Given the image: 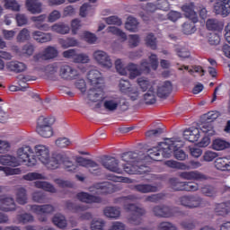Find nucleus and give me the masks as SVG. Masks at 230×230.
<instances>
[{"instance_id": "20", "label": "nucleus", "mask_w": 230, "mask_h": 230, "mask_svg": "<svg viewBox=\"0 0 230 230\" xmlns=\"http://www.w3.org/2000/svg\"><path fill=\"white\" fill-rule=\"evenodd\" d=\"M179 202L181 206L193 209L200 206V198L196 196H182L179 199Z\"/></svg>"}, {"instance_id": "8", "label": "nucleus", "mask_w": 230, "mask_h": 230, "mask_svg": "<svg viewBox=\"0 0 230 230\" xmlns=\"http://www.w3.org/2000/svg\"><path fill=\"white\" fill-rule=\"evenodd\" d=\"M33 154V149L30 146H22L16 151V161L18 166L25 164L26 166H35L37 164V158Z\"/></svg>"}, {"instance_id": "60", "label": "nucleus", "mask_w": 230, "mask_h": 230, "mask_svg": "<svg viewBox=\"0 0 230 230\" xmlns=\"http://www.w3.org/2000/svg\"><path fill=\"white\" fill-rule=\"evenodd\" d=\"M220 116V113L217 111H208L206 114H203V119L205 121H208V123H212V121H215Z\"/></svg>"}, {"instance_id": "48", "label": "nucleus", "mask_w": 230, "mask_h": 230, "mask_svg": "<svg viewBox=\"0 0 230 230\" xmlns=\"http://www.w3.org/2000/svg\"><path fill=\"white\" fill-rule=\"evenodd\" d=\"M103 213L108 218H119V215H121L119 208L114 207H107L104 208Z\"/></svg>"}, {"instance_id": "9", "label": "nucleus", "mask_w": 230, "mask_h": 230, "mask_svg": "<svg viewBox=\"0 0 230 230\" xmlns=\"http://www.w3.org/2000/svg\"><path fill=\"white\" fill-rule=\"evenodd\" d=\"M55 123L53 117H40L36 128V132L41 137H51L53 136V128L51 126Z\"/></svg>"}, {"instance_id": "51", "label": "nucleus", "mask_w": 230, "mask_h": 230, "mask_svg": "<svg viewBox=\"0 0 230 230\" xmlns=\"http://www.w3.org/2000/svg\"><path fill=\"white\" fill-rule=\"evenodd\" d=\"M155 94H157V93L155 92V89L148 90L144 94L145 103H146L147 105H152V104L155 103V101H156Z\"/></svg>"}, {"instance_id": "50", "label": "nucleus", "mask_w": 230, "mask_h": 230, "mask_svg": "<svg viewBox=\"0 0 230 230\" xmlns=\"http://www.w3.org/2000/svg\"><path fill=\"white\" fill-rule=\"evenodd\" d=\"M24 181H46V176L40 172H28L22 176Z\"/></svg>"}, {"instance_id": "13", "label": "nucleus", "mask_w": 230, "mask_h": 230, "mask_svg": "<svg viewBox=\"0 0 230 230\" xmlns=\"http://www.w3.org/2000/svg\"><path fill=\"white\" fill-rule=\"evenodd\" d=\"M75 163L79 166L88 168L90 173H93V175H100V173H102V168H100V165H98V164L93 160H89L82 156H77L75 158Z\"/></svg>"}, {"instance_id": "2", "label": "nucleus", "mask_w": 230, "mask_h": 230, "mask_svg": "<svg viewBox=\"0 0 230 230\" xmlns=\"http://www.w3.org/2000/svg\"><path fill=\"white\" fill-rule=\"evenodd\" d=\"M184 143L177 138H167L165 142H162L157 147H153L148 151V156L146 159H152L153 161H161V155L163 157H172L174 155L175 159L178 161H186L188 155L182 151Z\"/></svg>"}, {"instance_id": "38", "label": "nucleus", "mask_w": 230, "mask_h": 230, "mask_svg": "<svg viewBox=\"0 0 230 230\" xmlns=\"http://www.w3.org/2000/svg\"><path fill=\"white\" fill-rule=\"evenodd\" d=\"M60 46L64 48V49H67V48H76V46H79L80 42H78V40L68 37L66 40L65 39H59L58 40Z\"/></svg>"}, {"instance_id": "53", "label": "nucleus", "mask_w": 230, "mask_h": 230, "mask_svg": "<svg viewBox=\"0 0 230 230\" xmlns=\"http://www.w3.org/2000/svg\"><path fill=\"white\" fill-rule=\"evenodd\" d=\"M107 32L112 33V35H116L117 37H120L122 40L127 39V34L118 27L110 26L107 28Z\"/></svg>"}, {"instance_id": "55", "label": "nucleus", "mask_w": 230, "mask_h": 230, "mask_svg": "<svg viewBox=\"0 0 230 230\" xmlns=\"http://www.w3.org/2000/svg\"><path fill=\"white\" fill-rule=\"evenodd\" d=\"M175 52L177 53V56L180 58H190V53L188 49L182 47V46H177L175 48Z\"/></svg>"}, {"instance_id": "41", "label": "nucleus", "mask_w": 230, "mask_h": 230, "mask_svg": "<svg viewBox=\"0 0 230 230\" xmlns=\"http://www.w3.org/2000/svg\"><path fill=\"white\" fill-rule=\"evenodd\" d=\"M34 186L40 190H44V191H49V193H57L55 186L48 181H37L34 182Z\"/></svg>"}, {"instance_id": "61", "label": "nucleus", "mask_w": 230, "mask_h": 230, "mask_svg": "<svg viewBox=\"0 0 230 230\" xmlns=\"http://www.w3.org/2000/svg\"><path fill=\"white\" fill-rule=\"evenodd\" d=\"M0 172H4L5 175H20L22 171L21 168H10V167H4L0 166Z\"/></svg>"}, {"instance_id": "23", "label": "nucleus", "mask_w": 230, "mask_h": 230, "mask_svg": "<svg viewBox=\"0 0 230 230\" xmlns=\"http://www.w3.org/2000/svg\"><path fill=\"white\" fill-rule=\"evenodd\" d=\"M76 197L78 200L85 202V204H100V202H102V198H100V196L89 194L87 192H79Z\"/></svg>"}, {"instance_id": "39", "label": "nucleus", "mask_w": 230, "mask_h": 230, "mask_svg": "<svg viewBox=\"0 0 230 230\" xmlns=\"http://www.w3.org/2000/svg\"><path fill=\"white\" fill-rule=\"evenodd\" d=\"M79 37L81 40H84L88 44H96V41L98 40V37L96 36V34L89 31H83L79 34Z\"/></svg>"}, {"instance_id": "44", "label": "nucleus", "mask_w": 230, "mask_h": 230, "mask_svg": "<svg viewBox=\"0 0 230 230\" xmlns=\"http://www.w3.org/2000/svg\"><path fill=\"white\" fill-rule=\"evenodd\" d=\"M52 222L54 226H57V227H59V229H66V227H67V220L62 214H57L53 217Z\"/></svg>"}, {"instance_id": "3", "label": "nucleus", "mask_w": 230, "mask_h": 230, "mask_svg": "<svg viewBox=\"0 0 230 230\" xmlns=\"http://www.w3.org/2000/svg\"><path fill=\"white\" fill-rule=\"evenodd\" d=\"M115 67L119 75L122 76H127V75H128L129 78L134 80V78H137V76H140L143 73H150V67L154 71L157 70V67H159V59L157 58V55L151 54L149 56V62H147L146 59L142 60L140 63V69H138L137 65L134 63H131L125 67L123 66V61L119 58L115 61Z\"/></svg>"}, {"instance_id": "36", "label": "nucleus", "mask_w": 230, "mask_h": 230, "mask_svg": "<svg viewBox=\"0 0 230 230\" xmlns=\"http://www.w3.org/2000/svg\"><path fill=\"white\" fill-rule=\"evenodd\" d=\"M0 164L3 166H19V162L15 156L10 155H0Z\"/></svg>"}, {"instance_id": "7", "label": "nucleus", "mask_w": 230, "mask_h": 230, "mask_svg": "<svg viewBox=\"0 0 230 230\" xmlns=\"http://www.w3.org/2000/svg\"><path fill=\"white\" fill-rule=\"evenodd\" d=\"M181 10L182 12H184L185 17L192 21V22H187L183 23L182 31L185 35H191L195 31H197V28L195 27V22H199V16H197V13L195 12V5L193 4L183 5L181 7Z\"/></svg>"}, {"instance_id": "45", "label": "nucleus", "mask_w": 230, "mask_h": 230, "mask_svg": "<svg viewBox=\"0 0 230 230\" xmlns=\"http://www.w3.org/2000/svg\"><path fill=\"white\" fill-rule=\"evenodd\" d=\"M4 6L12 12H21V4L16 0H4Z\"/></svg>"}, {"instance_id": "47", "label": "nucleus", "mask_w": 230, "mask_h": 230, "mask_svg": "<svg viewBox=\"0 0 230 230\" xmlns=\"http://www.w3.org/2000/svg\"><path fill=\"white\" fill-rule=\"evenodd\" d=\"M212 148L217 151L226 150V148H230V144L226 140L217 138L213 141Z\"/></svg>"}, {"instance_id": "1", "label": "nucleus", "mask_w": 230, "mask_h": 230, "mask_svg": "<svg viewBox=\"0 0 230 230\" xmlns=\"http://www.w3.org/2000/svg\"><path fill=\"white\" fill-rule=\"evenodd\" d=\"M34 157H37L48 170H57L63 164L66 172H77L78 165L65 155H57L49 157V147L45 145H37L34 146Z\"/></svg>"}, {"instance_id": "16", "label": "nucleus", "mask_w": 230, "mask_h": 230, "mask_svg": "<svg viewBox=\"0 0 230 230\" xmlns=\"http://www.w3.org/2000/svg\"><path fill=\"white\" fill-rule=\"evenodd\" d=\"M58 57V50L55 47L49 46L42 52L34 56L35 60H52Z\"/></svg>"}, {"instance_id": "18", "label": "nucleus", "mask_w": 230, "mask_h": 230, "mask_svg": "<svg viewBox=\"0 0 230 230\" xmlns=\"http://www.w3.org/2000/svg\"><path fill=\"white\" fill-rule=\"evenodd\" d=\"M183 137L190 143H196L202 137V129L195 127L189 128L183 131Z\"/></svg>"}, {"instance_id": "46", "label": "nucleus", "mask_w": 230, "mask_h": 230, "mask_svg": "<svg viewBox=\"0 0 230 230\" xmlns=\"http://www.w3.org/2000/svg\"><path fill=\"white\" fill-rule=\"evenodd\" d=\"M80 15L82 17H93L94 15V7L89 4H84L80 8Z\"/></svg>"}, {"instance_id": "12", "label": "nucleus", "mask_w": 230, "mask_h": 230, "mask_svg": "<svg viewBox=\"0 0 230 230\" xmlns=\"http://www.w3.org/2000/svg\"><path fill=\"white\" fill-rule=\"evenodd\" d=\"M93 58L99 66L105 67V69H111L113 66L111 56L103 50H95L93 53Z\"/></svg>"}, {"instance_id": "19", "label": "nucleus", "mask_w": 230, "mask_h": 230, "mask_svg": "<svg viewBox=\"0 0 230 230\" xmlns=\"http://www.w3.org/2000/svg\"><path fill=\"white\" fill-rule=\"evenodd\" d=\"M78 75V71L69 65H59V76L64 80H74Z\"/></svg>"}, {"instance_id": "35", "label": "nucleus", "mask_w": 230, "mask_h": 230, "mask_svg": "<svg viewBox=\"0 0 230 230\" xmlns=\"http://www.w3.org/2000/svg\"><path fill=\"white\" fill-rule=\"evenodd\" d=\"M125 28L131 33H136L139 30V22L134 16H128L125 22Z\"/></svg>"}, {"instance_id": "25", "label": "nucleus", "mask_w": 230, "mask_h": 230, "mask_svg": "<svg viewBox=\"0 0 230 230\" xmlns=\"http://www.w3.org/2000/svg\"><path fill=\"white\" fill-rule=\"evenodd\" d=\"M137 84L138 87L141 89V91H143V93H146V92L152 91L157 87V85L155 84V82L151 81L147 77L137 78Z\"/></svg>"}, {"instance_id": "32", "label": "nucleus", "mask_w": 230, "mask_h": 230, "mask_svg": "<svg viewBox=\"0 0 230 230\" xmlns=\"http://www.w3.org/2000/svg\"><path fill=\"white\" fill-rule=\"evenodd\" d=\"M214 164L217 170H220L221 172H230V158H217L214 162Z\"/></svg>"}, {"instance_id": "34", "label": "nucleus", "mask_w": 230, "mask_h": 230, "mask_svg": "<svg viewBox=\"0 0 230 230\" xmlns=\"http://www.w3.org/2000/svg\"><path fill=\"white\" fill-rule=\"evenodd\" d=\"M49 30L60 35H67L71 31V27L64 22H58L49 27Z\"/></svg>"}, {"instance_id": "10", "label": "nucleus", "mask_w": 230, "mask_h": 230, "mask_svg": "<svg viewBox=\"0 0 230 230\" xmlns=\"http://www.w3.org/2000/svg\"><path fill=\"white\" fill-rule=\"evenodd\" d=\"M103 101V108L108 112H115L119 107H121V96L118 94H110L105 96V89H103V97L99 102ZM98 102V101H95Z\"/></svg>"}, {"instance_id": "14", "label": "nucleus", "mask_w": 230, "mask_h": 230, "mask_svg": "<svg viewBox=\"0 0 230 230\" xmlns=\"http://www.w3.org/2000/svg\"><path fill=\"white\" fill-rule=\"evenodd\" d=\"M31 211L37 215L40 222H46V217L44 215H49L55 211V208L51 205H32L31 206Z\"/></svg>"}, {"instance_id": "42", "label": "nucleus", "mask_w": 230, "mask_h": 230, "mask_svg": "<svg viewBox=\"0 0 230 230\" xmlns=\"http://www.w3.org/2000/svg\"><path fill=\"white\" fill-rule=\"evenodd\" d=\"M165 166H168V168H173L175 170H190V165L184 164V163H181V162H177L174 160H167L164 162Z\"/></svg>"}, {"instance_id": "54", "label": "nucleus", "mask_w": 230, "mask_h": 230, "mask_svg": "<svg viewBox=\"0 0 230 230\" xmlns=\"http://www.w3.org/2000/svg\"><path fill=\"white\" fill-rule=\"evenodd\" d=\"M30 39V31L26 28L22 29L16 37L18 42H26V40H29Z\"/></svg>"}, {"instance_id": "64", "label": "nucleus", "mask_w": 230, "mask_h": 230, "mask_svg": "<svg viewBox=\"0 0 230 230\" xmlns=\"http://www.w3.org/2000/svg\"><path fill=\"white\" fill-rule=\"evenodd\" d=\"M158 230H177V226L173 223L162 222L158 225Z\"/></svg>"}, {"instance_id": "30", "label": "nucleus", "mask_w": 230, "mask_h": 230, "mask_svg": "<svg viewBox=\"0 0 230 230\" xmlns=\"http://www.w3.org/2000/svg\"><path fill=\"white\" fill-rule=\"evenodd\" d=\"M48 16L41 14L39 16H32L31 19L32 22H35V28L38 30H43V31H49V25L44 23Z\"/></svg>"}, {"instance_id": "63", "label": "nucleus", "mask_w": 230, "mask_h": 230, "mask_svg": "<svg viewBox=\"0 0 230 230\" xmlns=\"http://www.w3.org/2000/svg\"><path fill=\"white\" fill-rule=\"evenodd\" d=\"M105 222L102 219H93L91 224L92 230H103Z\"/></svg>"}, {"instance_id": "29", "label": "nucleus", "mask_w": 230, "mask_h": 230, "mask_svg": "<svg viewBox=\"0 0 230 230\" xmlns=\"http://www.w3.org/2000/svg\"><path fill=\"white\" fill-rule=\"evenodd\" d=\"M0 209L2 211H15V201L13 198L1 197L0 198Z\"/></svg>"}, {"instance_id": "4", "label": "nucleus", "mask_w": 230, "mask_h": 230, "mask_svg": "<svg viewBox=\"0 0 230 230\" xmlns=\"http://www.w3.org/2000/svg\"><path fill=\"white\" fill-rule=\"evenodd\" d=\"M87 79L91 85L88 91V100L90 102H98L103 98V89H105V82L100 71L91 70L87 75Z\"/></svg>"}, {"instance_id": "15", "label": "nucleus", "mask_w": 230, "mask_h": 230, "mask_svg": "<svg viewBox=\"0 0 230 230\" xmlns=\"http://www.w3.org/2000/svg\"><path fill=\"white\" fill-rule=\"evenodd\" d=\"M156 10L168 12V10H170V3H168V0H157L156 4L149 3L143 8L145 13L147 14L152 13Z\"/></svg>"}, {"instance_id": "37", "label": "nucleus", "mask_w": 230, "mask_h": 230, "mask_svg": "<svg viewBox=\"0 0 230 230\" xmlns=\"http://www.w3.org/2000/svg\"><path fill=\"white\" fill-rule=\"evenodd\" d=\"M6 67L14 73H22V71H26L27 66L22 62L10 61L6 64Z\"/></svg>"}, {"instance_id": "49", "label": "nucleus", "mask_w": 230, "mask_h": 230, "mask_svg": "<svg viewBox=\"0 0 230 230\" xmlns=\"http://www.w3.org/2000/svg\"><path fill=\"white\" fill-rule=\"evenodd\" d=\"M16 201L18 204L24 206L28 202V196L26 195V189L20 188L16 191Z\"/></svg>"}, {"instance_id": "22", "label": "nucleus", "mask_w": 230, "mask_h": 230, "mask_svg": "<svg viewBox=\"0 0 230 230\" xmlns=\"http://www.w3.org/2000/svg\"><path fill=\"white\" fill-rule=\"evenodd\" d=\"M215 13L217 15H222V17H227L230 13V0H222L216 3L214 6Z\"/></svg>"}, {"instance_id": "62", "label": "nucleus", "mask_w": 230, "mask_h": 230, "mask_svg": "<svg viewBox=\"0 0 230 230\" xmlns=\"http://www.w3.org/2000/svg\"><path fill=\"white\" fill-rule=\"evenodd\" d=\"M82 28V21L79 19H74L71 22V32L72 35H77L78 30Z\"/></svg>"}, {"instance_id": "28", "label": "nucleus", "mask_w": 230, "mask_h": 230, "mask_svg": "<svg viewBox=\"0 0 230 230\" xmlns=\"http://www.w3.org/2000/svg\"><path fill=\"white\" fill-rule=\"evenodd\" d=\"M172 83L169 81L160 83L157 86L156 94L159 98H166L172 93Z\"/></svg>"}, {"instance_id": "58", "label": "nucleus", "mask_w": 230, "mask_h": 230, "mask_svg": "<svg viewBox=\"0 0 230 230\" xmlns=\"http://www.w3.org/2000/svg\"><path fill=\"white\" fill-rule=\"evenodd\" d=\"M32 200L39 204H44L46 202V194L42 191H34L32 193Z\"/></svg>"}, {"instance_id": "57", "label": "nucleus", "mask_w": 230, "mask_h": 230, "mask_svg": "<svg viewBox=\"0 0 230 230\" xmlns=\"http://www.w3.org/2000/svg\"><path fill=\"white\" fill-rule=\"evenodd\" d=\"M58 67H60L59 64H53V65H49L45 67V74L49 78H51L53 75L58 71Z\"/></svg>"}, {"instance_id": "24", "label": "nucleus", "mask_w": 230, "mask_h": 230, "mask_svg": "<svg viewBox=\"0 0 230 230\" xmlns=\"http://www.w3.org/2000/svg\"><path fill=\"white\" fill-rule=\"evenodd\" d=\"M90 191L93 195H103L107 193H114V185L109 182H103L95 187V190L91 189Z\"/></svg>"}, {"instance_id": "56", "label": "nucleus", "mask_w": 230, "mask_h": 230, "mask_svg": "<svg viewBox=\"0 0 230 230\" xmlns=\"http://www.w3.org/2000/svg\"><path fill=\"white\" fill-rule=\"evenodd\" d=\"M146 44L151 48V49H157V39H155L153 33H149L146 36Z\"/></svg>"}, {"instance_id": "27", "label": "nucleus", "mask_w": 230, "mask_h": 230, "mask_svg": "<svg viewBox=\"0 0 230 230\" xmlns=\"http://www.w3.org/2000/svg\"><path fill=\"white\" fill-rule=\"evenodd\" d=\"M25 6L28 12L33 15L42 13V3H40L39 0H26Z\"/></svg>"}, {"instance_id": "26", "label": "nucleus", "mask_w": 230, "mask_h": 230, "mask_svg": "<svg viewBox=\"0 0 230 230\" xmlns=\"http://www.w3.org/2000/svg\"><path fill=\"white\" fill-rule=\"evenodd\" d=\"M202 134H204L202 146H208L211 143V136H215V129H213V126H211V124H203Z\"/></svg>"}, {"instance_id": "5", "label": "nucleus", "mask_w": 230, "mask_h": 230, "mask_svg": "<svg viewBox=\"0 0 230 230\" xmlns=\"http://www.w3.org/2000/svg\"><path fill=\"white\" fill-rule=\"evenodd\" d=\"M122 168L128 175H143L148 172V166L143 165V162L137 160V154L127 152L122 154Z\"/></svg>"}, {"instance_id": "31", "label": "nucleus", "mask_w": 230, "mask_h": 230, "mask_svg": "<svg viewBox=\"0 0 230 230\" xmlns=\"http://www.w3.org/2000/svg\"><path fill=\"white\" fill-rule=\"evenodd\" d=\"M32 39L40 44H45V42H51L53 36L51 33H44L40 31H35L32 32Z\"/></svg>"}, {"instance_id": "33", "label": "nucleus", "mask_w": 230, "mask_h": 230, "mask_svg": "<svg viewBox=\"0 0 230 230\" xmlns=\"http://www.w3.org/2000/svg\"><path fill=\"white\" fill-rule=\"evenodd\" d=\"M215 212L219 217H226L230 213V200L224 201L216 205Z\"/></svg>"}, {"instance_id": "21", "label": "nucleus", "mask_w": 230, "mask_h": 230, "mask_svg": "<svg viewBox=\"0 0 230 230\" xmlns=\"http://www.w3.org/2000/svg\"><path fill=\"white\" fill-rule=\"evenodd\" d=\"M155 217H161L162 218H170L175 216V208H171L167 206H157L153 209Z\"/></svg>"}, {"instance_id": "59", "label": "nucleus", "mask_w": 230, "mask_h": 230, "mask_svg": "<svg viewBox=\"0 0 230 230\" xmlns=\"http://www.w3.org/2000/svg\"><path fill=\"white\" fill-rule=\"evenodd\" d=\"M106 24L109 25H114V26H121L123 24V22L119 19V17L113 15L109 16L104 19Z\"/></svg>"}, {"instance_id": "11", "label": "nucleus", "mask_w": 230, "mask_h": 230, "mask_svg": "<svg viewBox=\"0 0 230 230\" xmlns=\"http://www.w3.org/2000/svg\"><path fill=\"white\" fill-rule=\"evenodd\" d=\"M119 87L121 93H125L132 100L133 102H136V100L139 99L140 93L139 90H137V87H132L130 86V82L128 80L120 79L119 83Z\"/></svg>"}, {"instance_id": "52", "label": "nucleus", "mask_w": 230, "mask_h": 230, "mask_svg": "<svg viewBox=\"0 0 230 230\" xmlns=\"http://www.w3.org/2000/svg\"><path fill=\"white\" fill-rule=\"evenodd\" d=\"M16 220L19 224H30L34 222L35 217L30 213L20 214L16 217Z\"/></svg>"}, {"instance_id": "40", "label": "nucleus", "mask_w": 230, "mask_h": 230, "mask_svg": "<svg viewBox=\"0 0 230 230\" xmlns=\"http://www.w3.org/2000/svg\"><path fill=\"white\" fill-rule=\"evenodd\" d=\"M206 26L210 31H220L224 28V23L217 19H208Z\"/></svg>"}, {"instance_id": "43", "label": "nucleus", "mask_w": 230, "mask_h": 230, "mask_svg": "<svg viewBox=\"0 0 230 230\" xmlns=\"http://www.w3.org/2000/svg\"><path fill=\"white\" fill-rule=\"evenodd\" d=\"M134 190L139 193H152L157 191V187L151 184H137L134 186Z\"/></svg>"}, {"instance_id": "17", "label": "nucleus", "mask_w": 230, "mask_h": 230, "mask_svg": "<svg viewBox=\"0 0 230 230\" xmlns=\"http://www.w3.org/2000/svg\"><path fill=\"white\" fill-rule=\"evenodd\" d=\"M102 164L106 170L114 173H123V169L119 168V162L114 157H106L102 159Z\"/></svg>"}, {"instance_id": "6", "label": "nucleus", "mask_w": 230, "mask_h": 230, "mask_svg": "<svg viewBox=\"0 0 230 230\" xmlns=\"http://www.w3.org/2000/svg\"><path fill=\"white\" fill-rule=\"evenodd\" d=\"M136 199H137V197L129 195L128 197L119 199L118 201L124 206V209H126V211L132 213L131 217H128L129 224H132L133 226H139L142 222L141 217L145 215V209L138 208L134 204H130V202H133Z\"/></svg>"}]
</instances>
